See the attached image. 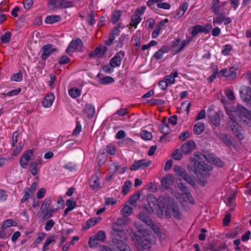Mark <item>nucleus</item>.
I'll return each mask as SVG.
<instances>
[{"label":"nucleus","mask_w":251,"mask_h":251,"mask_svg":"<svg viewBox=\"0 0 251 251\" xmlns=\"http://www.w3.org/2000/svg\"><path fill=\"white\" fill-rule=\"evenodd\" d=\"M173 178L171 175L165 176L161 180L162 186L165 189H168L173 183Z\"/></svg>","instance_id":"obj_25"},{"label":"nucleus","mask_w":251,"mask_h":251,"mask_svg":"<svg viewBox=\"0 0 251 251\" xmlns=\"http://www.w3.org/2000/svg\"><path fill=\"white\" fill-rule=\"evenodd\" d=\"M114 81V79L111 76H106L100 79V82L102 84H106L112 83Z\"/></svg>","instance_id":"obj_47"},{"label":"nucleus","mask_w":251,"mask_h":251,"mask_svg":"<svg viewBox=\"0 0 251 251\" xmlns=\"http://www.w3.org/2000/svg\"><path fill=\"white\" fill-rule=\"evenodd\" d=\"M52 212L53 210L51 209L44 210V213H42L43 214L42 220H45L50 218L51 216Z\"/></svg>","instance_id":"obj_60"},{"label":"nucleus","mask_w":251,"mask_h":251,"mask_svg":"<svg viewBox=\"0 0 251 251\" xmlns=\"http://www.w3.org/2000/svg\"><path fill=\"white\" fill-rule=\"evenodd\" d=\"M160 198H159V199H157L155 196L153 194H148L147 196V200L148 203L151 207V209L153 210V208L157 205V204H160L159 203V200Z\"/></svg>","instance_id":"obj_22"},{"label":"nucleus","mask_w":251,"mask_h":251,"mask_svg":"<svg viewBox=\"0 0 251 251\" xmlns=\"http://www.w3.org/2000/svg\"><path fill=\"white\" fill-rule=\"evenodd\" d=\"M168 210H170L172 212L173 217L177 220H181L182 218L181 213L178 207L175 204L172 203L169 206Z\"/></svg>","instance_id":"obj_20"},{"label":"nucleus","mask_w":251,"mask_h":251,"mask_svg":"<svg viewBox=\"0 0 251 251\" xmlns=\"http://www.w3.org/2000/svg\"><path fill=\"white\" fill-rule=\"evenodd\" d=\"M83 47V42L79 38L73 40L69 44L68 48L66 50L67 53L70 54L73 52L75 50H81Z\"/></svg>","instance_id":"obj_9"},{"label":"nucleus","mask_w":251,"mask_h":251,"mask_svg":"<svg viewBox=\"0 0 251 251\" xmlns=\"http://www.w3.org/2000/svg\"><path fill=\"white\" fill-rule=\"evenodd\" d=\"M248 111V109L245 107L238 104L236 105V108L235 110H231L230 111V114H228V115L236 119H241L243 117L245 118V115H246Z\"/></svg>","instance_id":"obj_8"},{"label":"nucleus","mask_w":251,"mask_h":251,"mask_svg":"<svg viewBox=\"0 0 251 251\" xmlns=\"http://www.w3.org/2000/svg\"><path fill=\"white\" fill-rule=\"evenodd\" d=\"M55 241L52 238H49L47 239L42 248L43 251H47L49 249V246L50 244H54Z\"/></svg>","instance_id":"obj_42"},{"label":"nucleus","mask_w":251,"mask_h":251,"mask_svg":"<svg viewBox=\"0 0 251 251\" xmlns=\"http://www.w3.org/2000/svg\"><path fill=\"white\" fill-rule=\"evenodd\" d=\"M236 195L235 194H233L230 197L227 199V201L226 202V205L229 206L230 207L234 206V201L235 200Z\"/></svg>","instance_id":"obj_59"},{"label":"nucleus","mask_w":251,"mask_h":251,"mask_svg":"<svg viewBox=\"0 0 251 251\" xmlns=\"http://www.w3.org/2000/svg\"><path fill=\"white\" fill-rule=\"evenodd\" d=\"M130 236L138 251H149L151 250L152 241L145 229H140L131 233Z\"/></svg>","instance_id":"obj_2"},{"label":"nucleus","mask_w":251,"mask_h":251,"mask_svg":"<svg viewBox=\"0 0 251 251\" xmlns=\"http://www.w3.org/2000/svg\"><path fill=\"white\" fill-rule=\"evenodd\" d=\"M139 219L149 226L151 228H154L156 226L153 223L151 218L145 212H140L138 214Z\"/></svg>","instance_id":"obj_18"},{"label":"nucleus","mask_w":251,"mask_h":251,"mask_svg":"<svg viewBox=\"0 0 251 251\" xmlns=\"http://www.w3.org/2000/svg\"><path fill=\"white\" fill-rule=\"evenodd\" d=\"M194 158H190L191 163L200 162L201 164H206L207 158L205 155L199 151H196L194 153Z\"/></svg>","instance_id":"obj_17"},{"label":"nucleus","mask_w":251,"mask_h":251,"mask_svg":"<svg viewBox=\"0 0 251 251\" xmlns=\"http://www.w3.org/2000/svg\"><path fill=\"white\" fill-rule=\"evenodd\" d=\"M121 16V13L120 10L113 12L111 17V21L113 24H115L119 19Z\"/></svg>","instance_id":"obj_46"},{"label":"nucleus","mask_w":251,"mask_h":251,"mask_svg":"<svg viewBox=\"0 0 251 251\" xmlns=\"http://www.w3.org/2000/svg\"><path fill=\"white\" fill-rule=\"evenodd\" d=\"M240 97L245 102H249L251 100V89L246 87L240 91Z\"/></svg>","instance_id":"obj_19"},{"label":"nucleus","mask_w":251,"mask_h":251,"mask_svg":"<svg viewBox=\"0 0 251 251\" xmlns=\"http://www.w3.org/2000/svg\"><path fill=\"white\" fill-rule=\"evenodd\" d=\"M140 135L142 138L145 140H151L152 137L151 133L147 130H142Z\"/></svg>","instance_id":"obj_45"},{"label":"nucleus","mask_w":251,"mask_h":251,"mask_svg":"<svg viewBox=\"0 0 251 251\" xmlns=\"http://www.w3.org/2000/svg\"><path fill=\"white\" fill-rule=\"evenodd\" d=\"M54 99L55 97L53 94H47L42 102L43 106L45 108L50 107L52 105Z\"/></svg>","instance_id":"obj_21"},{"label":"nucleus","mask_w":251,"mask_h":251,"mask_svg":"<svg viewBox=\"0 0 251 251\" xmlns=\"http://www.w3.org/2000/svg\"><path fill=\"white\" fill-rule=\"evenodd\" d=\"M33 154V151L32 150H28L24 152L19 161L20 165L23 169L26 168Z\"/></svg>","instance_id":"obj_10"},{"label":"nucleus","mask_w":251,"mask_h":251,"mask_svg":"<svg viewBox=\"0 0 251 251\" xmlns=\"http://www.w3.org/2000/svg\"><path fill=\"white\" fill-rule=\"evenodd\" d=\"M205 129L204 124L201 122H198L194 126L193 131L195 134H200Z\"/></svg>","instance_id":"obj_32"},{"label":"nucleus","mask_w":251,"mask_h":251,"mask_svg":"<svg viewBox=\"0 0 251 251\" xmlns=\"http://www.w3.org/2000/svg\"><path fill=\"white\" fill-rule=\"evenodd\" d=\"M150 103L152 105H161L165 103V101L163 100L152 99L150 100Z\"/></svg>","instance_id":"obj_61"},{"label":"nucleus","mask_w":251,"mask_h":251,"mask_svg":"<svg viewBox=\"0 0 251 251\" xmlns=\"http://www.w3.org/2000/svg\"><path fill=\"white\" fill-rule=\"evenodd\" d=\"M196 144L193 140H190L183 144L181 146V151L185 154L191 152L195 148Z\"/></svg>","instance_id":"obj_15"},{"label":"nucleus","mask_w":251,"mask_h":251,"mask_svg":"<svg viewBox=\"0 0 251 251\" xmlns=\"http://www.w3.org/2000/svg\"><path fill=\"white\" fill-rule=\"evenodd\" d=\"M121 57L118 55L114 56L110 61V63L114 67L119 66L121 64Z\"/></svg>","instance_id":"obj_40"},{"label":"nucleus","mask_w":251,"mask_h":251,"mask_svg":"<svg viewBox=\"0 0 251 251\" xmlns=\"http://www.w3.org/2000/svg\"><path fill=\"white\" fill-rule=\"evenodd\" d=\"M172 156L175 160H179L182 158V154L178 149H176L172 152Z\"/></svg>","instance_id":"obj_50"},{"label":"nucleus","mask_w":251,"mask_h":251,"mask_svg":"<svg viewBox=\"0 0 251 251\" xmlns=\"http://www.w3.org/2000/svg\"><path fill=\"white\" fill-rule=\"evenodd\" d=\"M37 187L36 182H33L29 188H26L24 190L31 195V196H34V193Z\"/></svg>","instance_id":"obj_48"},{"label":"nucleus","mask_w":251,"mask_h":251,"mask_svg":"<svg viewBox=\"0 0 251 251\" xmlns=\"http://www.w3.org/2000/svg\"><path fill=\"white\" fill-rule=\"evenodd\" d=\"M46 193V189L44 188H42L38 191L36 194V197L38 199H41L44 197Z\"/></svg>","instance_id":"obj_63"},{"label":"nucleus","mask_w":251,"mask_h":251,"mask_svg":"<svg viewBox=\"0 0 251 251\" xmlns=\"http://www.w3.org/2000/svg\"><path fill=\"white\" fill-rule=\"evenodd\" d=\"M211 9L215 15H219L221 11L220 6V0H212V5Z\"/></svg>","instance_id":"obj_29"},{"label":"nucleus","mask_w":251,"mask_h":251,"mask_svg":"<svg viewBox=\"0 0 251 251\" xmlns=\"http://www.w3.org/2000/svg\"><path fill=\"white\" fill-rule=\"evenodd\" d=\"M159 130L161 133L167 135L170 133L171 128L168 124H161L159 127Z\"/></svg>","instance_id":"obj_39"},{"label":"nucleus","mask_w":251,"mask_h":251,"mask_svg":"<svg viewBox=\"0 0 251 251\" xmlns=\"http://www.w3.org/2000/svg\"><path fill=\"white\" fill-rule=\"evenodd\" d=\"M188 7V3L187 2H184L176 10V15L174 18L178 19L181 18L185 13Z\"/></svg>","instance_id":"obj_23"},{"label":"nucleus","mask_w":251,"mask_h":251,"mask_svg":"<svg viewBox=\"0 0 251 251\" xmlns=\"http://www.w3.org/2000/svg\"><path fill=\"white\" fill-rule=\"evenodd\" d=\"M114 68L115 67L113 66V65L110 63H109V64L104 66L103 67L102 70L104 73L110 74L114 71Z\"/></svg>","instance_id":"obj_58"},{"label":"nucleus","mask_w":251,"mask_h":251,"mask_svg":"<svg viewBox=\"0 0 251 251\" xmlns=\"http://www.w3.org/2000/svg\"><path fill=\"white\" fill-rule=\"evenodd\" d=\"M142 18L137 14H134L131 16V22L129 25H127V26L128 27L130 31L131 32V27L134 26L135 28L137 27V25L141 21Z\"/></svg>","instance_id":"obj_24"},{"label":"nucleus","mask_w":251,"mask_h":251,"mask_svg":"<svg viewBox=\"0 0 251 251\" xmlns=\"http://www.w3.org/2000/svg\"><path fill=\"white\" fill-rule=\"evenodd\" d=\"M61 19L60 16L59 15H50L48 16L45 19L46 24H52L59 22Z\"/></svg>","instance_id":"obj_31"},{"label":"nucleus","mask_w":251,"mask_h":251,"mask_svg":"<svg viewBox=\"0 0 251 251\" xmlns=\"http://www.w3.org/2000/svg\"><path fill=\"white\" fill-rule=\"evenodd\" d=\"M155 24V21L153 18H150L148 19L146 24L145 26L149 29L153 28L154 25Z\"/></svg>","instance_id":"obj_64"},{"label":"nucleus","mask_w":251,"mask_h":251,"mask_svg":"<svg viewBox=\"0 0 251 251\" xmlns=\"http://www.w3.org/2000/svg\"><path fill=\"white\" fill-rule=\"evenodd\" d=\"M17 223L13 219H9L4 221L2 223V226L4 228H10L12 226H16Z\"/></svg>","instance_id":"obj_36"},{"label":"nucleus","mask_w":251,"mask_h":251,"mask_svg":"<svg viewBox=\"0 0 251 251\" xmlns=\"http://www.w3.org/2000/svg\"><path fill=\"white\" fill-rule=\"evenodd\" d=\"M13 232V230L10 228H4L1 226L0 229V238L7 239L8 238Z\"/></svg>","instance_id":"obj_27"},{"label":"nucleus","mask_w":251,"mask_h":251,"mask_svg":"<svg viewBox=\"0 0 251 251\" xmlns=\"http://www.w3.org/2000/svg\"><path fill=\"white\" fill-rule=\"evenodd\" d=\"M51 203V199L50 198H46L44 201L40 209L39 213H44V210L49 209V206Z\"/></svg>","instance_id":"obj_37"},{"label":"nucleus","mask_w":251,"mask_h":251,"mask_svg":"<svg viewBox=\"0 0 251 251\" xmlns=\"http://www.w3.org/2000/svg\"><path fill=\"white\" fill-rule=\"evenodd\" d=\"M54 221L52 219L47 221L45 225V229L46 231H50L54 225Z\"/></svg>","instance_id":"obj_57"},{"label":"nucleus","mask_w":251,"mask_h":251,"mask_svg":"<svg viewBox=\"0 0 251 251\" xmlns=\"http://www.w3.org/2000/svg\"><path fill=\"white\" fill-rule=\"evenodd\" d=\"M178 75L177 72H173L170 75L165 76L164 79L167 81L168 84H173L175 82V78Z\"/></svg>","instance_id":"obj_33"},{"label":"nucleus","mask_w":251,"mask_h":251,"mask_svg":"<svg viewBox=\"0 0 251 251\" xmlns=\"http://www.w3.org/2000/svg\"><path fill=\"white\" fill-rule=\"evenodd\" d=\"M11 80L20 82L23 79V75L22 73L20 72L19 73H16L13 75L11 77Z\"/></svg>","instance_id":"obj_51"},{"label":"nucleus","mask_w":251,"mask_h":251,"mask_svg":"<svg viewBox=\"0 0 251 251\" xmlns=\"http://www.w3.org/2000/svg\"><path fill=\"white\" fill-rule=\"evenodd\" d=\"M11 37V33L10 31L6 32L4 35H2L0 38V40L2 43H7Z\"/></svg>","instance_id":"obj_44"},{"label":"nucleus","mask_w":251,"mask_h":251,"mask_svg":"<svg viewBox=\"0 0 251 251\" xmlns=\"http://www.w3.org/2000/svg\"><path fill=\"white\" fill-rule=\"evenodd\" d=\"M56 51L52 45L48 44L44 45L41 49V57L42 60H46L53 52Z\"/></svg>","instance_id":"obj_12"},{"label":"nucleus","mask_w":251,"mask_h":251,"mask_svg":"<svg viewBox=\"0 0 251 251\" xmlns=\"http://www.w3.org/2000/svg\"><path fill=\"white\" fill-rule=\"evenodd\" d=\"M83 111L89 118L94 117L96 114L95 107L91 103H86L83 107Z\"/></svg>","instance_id":"obj_16"},{"label":"nucleus","mask_w":251,"mask_h":251,"mask_svg":"<svg viewBox=\"0 0 251 251\" xmlns=\"http://www.w3.org/2000/svg\"><path fill=\"white\" fill-rule=\"evenodd\" d=\"M67 208L73 210L76 206V202L73 198H71L66 201Z\"/></svg>","instance_id":"obj_41"},{"label":"nucleus","mask_w":251,"mask_h":251,"mask_svg":"<svg viewBox=\"0 0 251 251\" xmlns=\"http://www.w3.org/2000/svg\"><path fill=\"white\" fill-rule=\"evenodd\" d=\"M217 136L218 138L227 147H229L232 145V141L228 138L227 134L221 133Z\"/></svg>","instance_id":"obj_28"},{"label":"nucleus","mask_w":251,"mask_h":251,"mask_svg":"<svg viewBox=\"0 0 251 251\" xmlns=\"http://www.w3.org/2000/svg\"><path fill=\"white\" fill-rule=\"evenodd\" d=\"M48 4L61 8H67L73 6L72 1H66V0H50Z\"/></svg>","instance_id":"obj_11"},{"label":"nucleus","mask_w":251,"mask_h":251,"mask_svg":"<svg viewBox=\"0 0 251 251\" xmlns=\"http://www.w3.org/2000/svg\"><path fill=\"white\" fill-rule=\"evenodd\" d=\"M21 92V89L18 88L13 89L10 91L8 92L6 94L2 93V95H6L9 97L17 96Z\"/></svg>","instance_id":"obj_56"},{"label":"nucleus","mask_w":251,"mask_h":251,"mask_svg":"<svg viewBox=\"0 0 251 251\" xmlns=\"http://www.w3.org/2000/svg\"><path fill=\"white\" fill-rule=\"evenodd\" d=\"M101 219L100 218H91L89 219L86 224V228L89 229L92 226H95L97 223H99Z\"/></svg>","instance_id":"obj_35"},{"label":"nucleus","mask_w":251,"mask_h":251,"mask_svg":"<svg viewBox=\"0 0 251 251\" xmlns=\"http://www.w3.org/2000/svg\"><path fill=\"white\" fill-rule=\"evenodd\" d=\"M89 56L90 57H93L94 56H98L100 57L102 56V54L101 53V46H100L97 47L93 52H91L89 54Z\"/></svg>","instance_id":"obj_54"},{"label":"nucleus","mask_w":251,"mask_h":251,"mask_svg":"<svg viewBox=\"0 0 251 251\" xmlns=\"http://www.w3.org/2000/svg\"><path fill=\"white\" fill-rule=\"evenodd\" d=\"M151 162V161H146L145 159H141L134 162V164L131 166L130 169L131 171L137 170L139 168L144 169L149 166Z\"/></svg>","instance_id":"obj_14"},{"label":"nucleus","mask_w":251,"mask_h":251,"mask_svg":"<svg viewBox=\"0 0 251 251\" xmlns=\"http://www.w3.org/2000/svg\"><path fill=\"white\" fill-rule=\"evenodd\" d=\"M90 186L94 190L97 191L100 188V182L97 176H93L89 182Z\"/></svg>","instance_id":"obj_26"},{"label":"nucleus","mask_w":251,"mask_h":251,"mask_svg":"<svg viewBox=\"0 0 251 251\" xmlns=\"http://www.w3.org/2000/svg\"><path fill=\"white\" fill-rule=\"evenodd\" d=\"M24 147V143L20 142L18 144L15 146H12L11 150L13 151L12 154L16 156L19 154L22 151Z\"/></svg>","instance_id":"obj_30"},{"label":"nucleus","mask_w":251,"mask_h":251,"mask_svg":"<svg viewBox=\"0 0 251 251\" xmlns=\"http://www.w3.org/2000/svg\"><path fill=\"white\" fill-rule=\"evenodd\" d=\"M220 113V111L216 112L214 110L213 105H210L207 110V117L211 124L216 127L219 126L221 124Z\"/></svg>","instance_id":"obj_6"},{"label":"nucleus","mask_w":251,"mask_h":251,"mask_svg":"<svg viewBox=\"0 0 251 251\" xmlns=\"http://www.w3.org/2000/svg\"><path fill=\"white\" fill-rule=\"evenodd\" d=\"M227 120L228 124L235 134V136L240 141L244 139V135L241 133L242 130V126L239 125L233 118L229 117Z\"/></svg>","instance_id":"obj_5"},{"label":"nucleus","mask_w":251,"mask_h":251,"mask_svg":"<svg viewBox=\"0 0 251 251\" xmlns=\"http://www.w3.org/2000/svg\"><path fill=\"white\" fill-rule=\"evenodd\" d=\"M217 15V16L213 19V23L214 25H221L224 22V24L227 25L231 22L230 18L226 17L225 13H220V12L219 14Z\"/></svg>","instance_id":"obj_13"},{"label":"nucleus","mask_w":251,"mask_h":251,"mask_svg":"<svg viewBox=\"0 0 251 251\" xmlns=\"http://www.w3.org/2000/svg\"><path fill=\"white\" fill-rule=\"evenodd\" d=\"M168 50L166 47L162 46L157 51H156L153 55V57L157 60H159L162 58L163 54L168 51Z\"/></svg>","instance_id":"obj_34"},{"label":"nucleus","mask_w":251,"mask_h":251,"mask_svg":"<svg viewBox=\"0 0 251 251\" xmlns=\"http://www.w3.org/2000/svg\"><path fill=\"white\" fill-rule=\"evenodd\" d=\"M38 166L37 163H33L32 162L30 164V172L31 174L33 176H35L38 173V169H37Z\"/></svg>","instance_id":"obj_55"},{"label":"nucleus","mask_w":251,"mask_h":251,"mask_svg":"<svg viewBox=\"0 0 251 251\" xmlns=\"http://www.w3.org/2000/svg\"><path fill=\"white\" fill-rule=\"evenodd\" d=\"M24 195L21 199V203L26 202L28 201L29 198H32L33 201H35L34 196H31V195L27 191H26L25 190H24Z\"/></svg>","instance_id":"obj_43"},{"label":"nucleus","mask_w":251,"mask_h":251,"mask_svg":"<svg viewBox=\"0 0 251 251\" xmlns=\"http://www.w3.org/2000/svg\"><path fill=\"white\" fill-rule=\"evenodd\" d=\"M126 219L119 218L112 225V235L118 251H125L126 244L123 240H125L126 233Z\"/></svg>","instance_id":"obj_1"},{"label":"nucleus","mask_w":251,"mask_h":251,"mask_svg":"<svg viewBox=\"0 0 251 251\" xmlns=\"http://www.w3.org/2000/svg\"><path fill=\"white\" fill-rule=\"evenodd\" d=\"M208 178L205 175H200L198 176V182L201 186H204L207 183L206 178Z\"/></svg>","instance_id":"obj_49"},{"label":"nucleus","mask_w":251,"mask_h":251,"mask_svg":"<svg viewBox=\"0 0 251 251\" xmlns=\"http://www.w3.org/2000/svg\"><path fill=\"white\" fill-rule=\"evenodd\" d=\"M140 194L139 192H137L136 194L132 195L128 200V202L131 204H133L136 202L137 200L139 199Z\"/></svg>","instance_id":"obj_53"},{"label":"nucleus","mask_w":251,"mask_h":251,"mask_svg":"<svg viewBox=\"0 0 251 251\" xmlns=\"http://www.w3.org/2000/svg\"><path fill=\"white\" fill-rule=\"evenodd\" d=\"M174 171L178 176L181 177L192 186L194 187L196 185V183L192 177L182 167L175 165L174 167Z\"/></svg>","instance_id":"obj_3"},{"label":"nucleus","mask_w":251,"mask_h":251,"mask_svg":"<svg viewBox=\"0 0 251 251\" xmlns=\"http://www.w3.org/2000/svg\"><path fill=\"white\" fill-rule=\"evenodd\" d=\"M199 32H202L201 25H196L193 27L191 35L195 37Z\"/></svg>","instance_id":"obj_52"},{"label":"nucleus","mask_w":251,"mask_h":251,"mask_svg":"<svg viewBox=\"0 0 251 251\" xmlns=\"http://www.w3.org/2000/svg\"><path fill=\"white\" fill-rule=\"evenodd\" d=\"M141 35L137 34L134 39V45L136 47V50H138L140 48L141 44Z\"/></svg>","instance_id":"obj_62"},{"label":"nucleus","mask_w":251,"mask_h":251,"mask_svg":"<svg viewBox=\"0 0 251 251\" xmlns=\"http://www.w3.org/2000/svg\"><path fill=\"white\" fill-rule=\"evenodd\" d=\"M106 238L105 232L102 230H99L95 235L91 236L88 242L89 246L91 248L98 247L99 243L103 242Z\"/></svg>","instance_id":"obj_4"},{"label":"nucleus","mask_w":251,"mask_h":251,"mask_svg":"<svg viewBox=\"0 0 251 251\" xmlns=\"http://www.w3.org/2000/svg\"><path fill=\"white\" fill-rule=\"evenodd\" d=\"M191 163L195 174L205 175L207 177H210V174L209 172L207 164H201L200 162Z\"/></svg>","instance_id":"obj_7"},{"label":"nucleus","mask_w":251,"mask_h":251,"mask_svg":"<svg viewBox=\"0 0 251 251\" xmlns=\"http://www.w3.org/2000/svg\"><path fill=\"white\" fill-rule=\"evenodd\" d=\"M69 94L72 98H75L80 95L81 91L79 89L74 87L69 90Z\"/></svg>","instance_id":"obj_38"}]
</instances>
